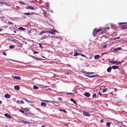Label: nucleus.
Wrapping results in <instances>:
<instances>
[{
	"instance_id": "obj_21",
	"label": "nucleus",
	"mask_w": 127,
	"mask_h": 127,
	"mask_svg": "<svg viewBox=\"0 0 127 127\" xmlns=\"http://www.w3.org/2000/svg\"><path fill=\"white\" fill-rule=\"evenodd\" d=\"M33 88L34 89H38V87L35 85H34L33 86Z\"/></svg>"
},
{
	"instance_id": "obj_8",
	"label": "nucleus",
	"mask_w": 127,
	"mask_h": 127,
	"mask_svg": "<svg viewBox=\"0 0 127 127\" xmlns=\"http://www.w3.org/2000/svg\"><path fill=\"white\" fill-rule=\"evenodd\" d=\"M4 96L6 98H9L11 97L10 95H8V94H5Z\"/></svg>"
},
{
	"instance_id": "obj_6",
	"label": "nucleus",
	"mask_w": 127,
	"mask_h": 127,
	"mask_svg": "<svg viewBox=\"0 0 127 127\" xmlns=\"http://www.w3.org/2000/svg\"><path fill=\"white\" fill-rule=\"evenodd\" d=\"M84 95L86 96L89 97L90 96V94L88 92H86L84 94Z\"/></svg>"
},
{
	"instance_id": "obj_16",
	"label": "nucleus",
	"mask_w": 127,
	"mask_h": 127,
	"mask_svg": "<svg viewBox=\"0 0 127 127\" xmlns=\"http://www.w3.org/2000/svg\"><path fill=\"white\" fill-rule=\"evenodd\" d=\"M113 69H118L119 68L118 66L116 65L113 66L112 67Z\"/></svg>"
},
{
	"instance_id": "obj_18",
	"label": "nucleus",
	"mask_w": 127,
	"mask_h": 127,
	"mask_svg": "<svg viewBox=\"0 0 127 127\" xmlns=\"http://www.w3.org/2000/svg\"><path fill=\"white\" fill-rule=\"evenodd\" d=\"M45 101L46 102H50V103H53V104L54 103H55V102L53 101H48V100H45Z\"/></svg>"
},
{
	"instance_id": "obj_50",
	"label": "nucleus",
	"mask_w": 127,
	"mask_h": 127,
	"mask_svg": "<svg viewBox=\"0 0 127 127\" xmlns=\"http://www.w3.org/2000/svg\"><path fill=\"white\" fill-rule=\"evenodd\" d=\"M38 53V52H36L35 51H34V52L33 53V54H37Z\"/></svg>"
},
{
	"instance_id": "obj_12",
	"label": "nucleus",
	"mask_w": 127,
	"mask_h": 127,
	"mask_svg": "<svg viewBox=\"0 0 127 127\" xmlns=\"http://www.w3.org/2000/svg\"><path fill=\"white\" fill-rule=\"evenodd\" d=\"M13 78L17 80H20V77L19 76H15L13 77Z\"/></svg>"
},
{
	"instance_id": "obj_11",
	"label": "nucleus",
	"mask_w": 127,
	"mask_h": 127,
	"mask_svg": "<svg viewBox=\"0 0 127 127\" xmlns=\"http://www.w3.org/2000/svg\"><path fill=\"white\" fill-rule=\"evenodd\" d=\"M19 87L18 85L15 86L14 88L17 90H18L19 89Z\"/></svg>"
},
{
	"instance_id": "obj_62",
	"label": "nucleus",
	"mask_w": 127,
	"mask_h": 127,
	"mask_svg": "<svg viewBox=\"0 0 127 127\" xmlns=\"http://www.w3.org/2000/svg\"><path fill=\"white\" fill-rule=\"evenodd\" d=\"M13 32L15 33H16V32L15 30Z\"/></svg>"
},
{
	"instance_id": "obj_30",
	"label": "nucleus",
	"mask_w": 127,
	"mask_h": 127,
	"mask_svg": "<svg viewBox=\"0 0 127 127\" xmlns=\"http://www.w3.org/2000/svg\"><path fill=\"white\" fill-rule=\"evenodd\" d=\"M126 22H120L119 23V24L120 25H122L124 24H126Z\"/></svg>"
},
{
	"instance_id": "obj_34",
	"label": "nucleus",
	"mask_w": 127,
	"mask_h": 127,
	"mask_svg": "<svg viewBox=\"0 0 127 127\" xmlns=\"http://www.w3.org/2000/svg\"><path fill=\"white\" fill-rule=\"evenodd\" d=\"M109 62L112 64H114V61L113 62L112 61H109Z\"/></svg>"
},
{
	"instance_id": "obj_55",
	"label": "nucleus",
	"mask_w": 127,
	"mask_h": 127,
	"mask_svg": "<svg viewBox=\"0 0 127 127\" xmlns=\"http://www.w3.org/2000/svg\"><path fill=\"white\" fill-rule=\"evenodd\" d=\"M98 94H99V95H102L100 93V92H98Z\"/></svg>"
},
{
	"instance_id": "obj_52",
	"label": "nucleus",
	"mask_w": 127,
	"mask_h": 127,
	"mask_svg": "<svg viewBox=\"0 0 127 127\" xmlns=\"http://www.w3.org/2000/svg\"><path fill=\"white\" fill-rule=\"evenodd\" d=\"M72 94L73 93H67V94L72 95Z\"/></svg>"
},
{
	"instance_id": "obj_22",
	"label": "nucleus",
	"mask_w": 127,
	"mask_h": 127,
	"mask_svg": "<svg viewBox=\"0 0 127 127\" xmlns=\"http://www.w3.org/2000/svg\"><path fill=\"white\" fill-rule=\"evenodd\" d=\"M45 33V31H42L40 32L39 33V35H41L43 33Z\"/></svg>"
},
{
	"instance_id": "obj_32",
	"label": "nucleus",
	"mask_w": 127,
	"mask_h": 127,
	"mask_svg": "<svg viewBox=\"0 0 127 127\" xmlns=\"http://www.w3.org/2000/svg\"><path fill=\"white\" fill-rule=\"evenodd\" d=\"M30 13H25L24 14L26 15H29L30 14Z\"/></svg>"
},
{
	"instance_id": "obj_59",
	"label": "nucleus",
	"mask_w": 127,
	"mask_h": 127,
	"mask_svg": "<svg viewBox=\"0 0 127 127\" xmlns=\"http://www.w3.org/2000/svg\"><path fill=\"white\" fill-rule=\"evenodd\" d=\"M114 90H115L114 92H116V88H114Z\"/></svg>"
},
{
	"instance_id": "obj_57",
	"label": "nucleus",
	"mask_w": 127,
	"mask_h": 127,
	"mask_svg": "<svg viewBox=\"0 0 127 127\" xmlns=\"http://www.w3.org/2000/svg\"><path fill=\"white\" fill-rule=\"evenodd\" d=\"M20 103H24V102L22 100L20 102Z\"/></svg>"
},
{
	"instance_id": "obj_17",
	"label": "nucleus",
	"mask_w": 127,
	"mask_h": 127,
	"mask_svg": "<svg viewBox=\"0 0 127 127\" xmlns=\"http://www.w3.org/2000/svg\"><path fill=\"white\" fill-rule=\"evenodd\" d=\"M100 57V56L99 55H96L95 56L94 58L95 59H98Z\"/></svg>"
},
{
	"instance_id": "obj_35",
	"label": "nucleus",
	"mask_w": 127,
	"mask_h": 127,
	"mask_svg": "<svg viewBox=\"0 0 127 127\" xmlns=\"http://www.w3.org/2000/svg\"><path fill=\"white\" fill-rule=\"evenodd\" d=\"M51 31H50V30L48 31H45V33H51Z\"/></svg>"
},
{
	"instance_id": "obj_28",
	"label": "nucleus",
	"mask_w": 127,
	"mask_h": 127,
	"mask_svg": "<svg viewBox=\"0 0 127 127\" xmlns=\"http://www.w3.org/2000/svg\"><path fill=\"white\" fill-rule=\"evenodd\" d=\"M101 30H102L101 29H98L97 30L95 29V31L96 32H99L101 31Z\"/></svg>"
},
{
	"instance_id": "obj_51",
	"label": "nucleus",
	"mask_w": 127,
	"mask_h": 127,
	"mask_svg": "<svg viewBox=\"0 0 127 127\" xmlns=\"http://www.w3.org/2000/svg\"><path fill=\"white\" fill-rule=\"evenodd\" d=\"M64 124L67 127L68 126V125L67 124Z\"/></svg>"
},
{
	"instance_id": "obj_27",
	"label": "nucleus",
	"mask_w": 127,
	"mask_h": 127,
	"mask_svg": "<svg viewBox=\"0 0 127 127\" xmlns=\"http://www.w3.org/2000/svg\"><path fill=\"white\" fill-rule=\"evenodd\" d=\"M94 73L93 72H88V73H87V74L88 75H91L93 74Z\"/></svg>"
},
{
	"instance_id": "obj_40",
	"label": "nucleus",
	"mask_w": 127,
	"mask_h": 127,
	"mask_svg": "<svg viewBox=\"0 0 127 127\" xmlns=\"http://www.w3.org/2000/svg\"><path fill=\"white\" fill-rule=\"evenodd\" d=\"M99 76V75H93V77H98V76Z\"/></svg>"
},
{
	"instance_id": "obj_48",
	"label": "nucleus",
	"mask_w": 127,
	"mask_h": 127,
	"mask_svg": "<svg viewBox=\"0 0 127 127\" xmlns=\"http://www.w3.org/2000/svg\"><path fill=\"white\" fill-rule=\"evenodd\" d=\"M2 2V3H0V4H4L5 5H6V3L3 2Z\"/></svg>"
},
{
	"instance_id": "obj_1",
	"label": "nucleus",
	"mask_w": 127,
	"mask_h": 127,
	"mask_svg": "<svg viewBox=\"0 0 127 127\" xmlns=\"http://www.w3.org/2000/svg\"><path fill=\"white\" fill-rule=\"evenodd\" d=\"M97 33V32L95 31V29H94L93 32V35L95 37Z\"/></svg>"
},
{
	"instance_id": "obj_13",
	"label": "nucleus",
	"mask_w": 127,
	"mask_h": 127,
	"mask_svg": "<svg viewBox=\"0 0 127 127\" xmlns=\"http://www.w3.org/2000/svg\"><path fill=\"white\" fill-rule=\"evenodd\" d=\"M41 105L42 106H45L46 105V103L45 102H42L41 103Z\"/></svg>"
},
{
	"instance_id": "obj_25",
	"label": "nucleus",
	"mask_w": 127,
	"mask_h": 127,
	"mask_svg": "<svg viewBox=\"0 0 127 127\" xmlns=\"http://www.w3.org/2000/svg\"><path fill=\"white\" fill-rule=\"evenodd\" d=\"M9 47L10 49H12L15 47V46L14 45H11L9 46Z\"/></svg>"
},
{
	"instance_id": "obj_49",
	"label": "nucleus",
	"mask_w": 127,
	"mask_h": 127,
	"mask_svg": "<svg viewBox=\"0 0 127 127\" xmlns=\"http://www.w3.org/2000/svg\"><path fill=\"white\" fill-rule=\"evenodd\" d=\"M3 54L4 55H5V56H6V53L5 52H4L3 53Z\"/></svg>"
},
{
	"instance_id": "obj_63",
	"label": "nucleus",
	"mask_w": 127,
	"mask_h": 127,
	"mask_svg": "<svg viewBox=\"0 0 127 127\" xmlns=\"http://www.w3.org/2000/svg\"><path fill=\"white\" fill-rule=\"evenodd\" d=\"M74 52L75 53H77L76 52H77V50H75L74 51Z\"/></svg>"
},
{
	"instance_id": "obj_38",
	"label": "nucleus",
	"mask_w": 127,
	"mask_h": 127,
	"mask_svg": "<svg viewBox=\"0 0 127 127\" xmlns=\"http://www.w3.org/2000/svg\"><path fill=\"white\" fill-rule=\"evenodd\" d=\"M87 76L89 78H93V75L89 76L87 75Z\"/></svg>"
},
{
	"instance_id": "obj_24",
	"label": "nucleus",
	"mask_w": 127,
	"mask_h": 127,
	"mask_svg": "<svg viewBox=\"0 0 127 127\" xmlns=\"http://www.w3.org/2000/svg\"><path fill=\"white\" fill-rule=\"evenodd\" d=\"M110 123L109 122L107 123L106 124V126L108 127H110Z\"/></svg>"
},
{
	"instance_id": "obj_56",
	"label": "nucleus",
	"mask_w": 127,
	"mask_h": 127,
	"mask_svg": "<svg viewBox=\"0 0 127 127\" xmlns=\"http://www.w3.org/2000/svg\"><path fill=\"white\" fill-rule=\"evenodd\" d=\"M84 73L85 74H87V73H88V72H86V71H84Z\"/></svg>"
},
{
	"instance_id": "obj_37",
	"label": "nucleus",
	"mask_w": 127,
	"mask_h": 127,
	"mask_svg": "<svg viewBox=\"0 0 127 127\" xmlns=\"http://www.w3.org/2000/svg\"><path fill=\"white\" fill-rule=\"evenodd\" d=\"M19 111L21 112L23 114H24V111L23 110H20Z\"/></svg>"
},
{
	"instance_id": "obj_14",
	"label": "nucleus",
	"mask_w": 127,
	"mask_h": 127,
	"mask_svg": "<svg viewBox=\"0 0 127 127\" xmlns=\"http://www.w3.org/2000/svg\"><path fill=\"white\" fill-rule=\"evenodd\" d=\"M27 9H30L32 10H33L34 9L33 7L31 6H29L26 8Z\"/></svg>"
},
{
	"instance_id": "obj_64",
	"label": "nucleus",
	"mask_w": 127,
	"mask_h": 127,
	"mask_svg": "<svg viewBox=\"0 0 127 127\" xmlns=\"http://www.w3.org/2000/svg\"><path fill=\"white\" fill-rule=\"evenodd\" d=\"M41 127H45V126H44L43 125Z\"/></svg>"
},
{
	"instance_id": "obj_53",
	"label": "nucleus",
	"mask_w": 127,
	"mask_h": 127,
	"mask_svg": "<svg viewBox=\"0 0 127 127\" xmlns=\"http://www.w3.org/2000/svg\"><path fill=\"white\" fill-rule=\"evenodd\" d=\"M64 112V113H66V111L65 110H63V111Z\"/></svg>"
},
{
	"instance_id": "obj_4",
	"label": "nucleus",
	"mask_w": 127,
	"mask_h": 127,
	"mask_svg": "<svg viewBox=\"0 0 127 127\" xmlns=\"http://www.w3.org/2000/svg\"><path fill=\"white\" fill-rule=\"evenodd\" d=\"M83 114L84 115L86 116H89L90 115V114H89L88 113L86 112L85 111H84L83 112Z\"/></svg>"
},
{
	"instance_id": "obj_29",
	"label": "nucleus",
	"mask_w": 127,
	"mask_h": 127,
	"mask_svg": "<svg viewBox=\"0 0 127 127\" xmlns=\"http://www.w3.org/2000/svg\"><path fill=\"white\" fill-rule=\"evenodd\" d=\"M125 26L126 25H122L121 27V28H122V30H125L124 28Z\"/></svg>"
},
{
	"instance_id": "obj_3",
	"label": "nucleus",
	"mask_w": 127,
	"mask_h": 127,
	"mask_svg": "<svg viewBox=\"0 0 127 127\" xmlns=\"http://www.w3.org/2000/svg\"><path fill=\"white\" fill-rule=\"evenodd\" d=\"M122 48L121 47H118L117 48H114L113 51L115 52H117L120 50Z\"/></svg>"
},
{
	"instance_id": "obj_61",
	"label": "nucleus",
	"mask_w": 127,
	"mask_h": 127,
	"mask_svg": "<svg viewBox=\"0 0 127 127\" xmlns=\"http://www.w3.org/2000/svg\"><path fill=\"white\" fill-rule=\"evenodd\" d=\"M21 3L24 4H25V3H24L22 2H21Z\"/></svg>"
},
{
	"instance_id": "obj_15",
	"label": "nucleus",
	"mask_w": 127,
	"mask_h": 127,
	"mask_svg": "<svg viewBox=\"0 0 127 127\" xmlns=\"http://www.w3.org/2000/svg\"><path fill=\"white\" fill-rule=\"evenodd\" d=\"M57 31L56 30H53L51 31V33L52 34H54L55 33V32H57Z\"/></svg>"
},
{
	"instance_id": "obj_39",
	"label": "nucleus",
	"mask_w": 127,
	"mask_h": 127,
	"mask_svg": "<svg viewBox=\"0 0 127 127\" xmlns=\"http://www.w3.org/2000/svg\"><path fill=\"white\" fill-rule=\"evenodd\" d=\"M96 94H94L93 95L92 97H95V98H96Z\"/></svg>"
},
{
	"instance_id": "obj_60",
	"label": "nucleus",
	"mask_w": 127,
	"mask_h": 127,
	"mask_svg": "<svg viewBox=\"0 0 127 127\" xmlns=\"http://www.w3.org/2000/svg\"><path fill=\"white\" fill-rule=\"evenodd\" d=\"M39 46L40 47H42V46L41 44H39Z\"/></svg>"
},
{
	"instance_id": "obj_42",
	"label": "nucleus",
	"mask_w": 127,
	"mask_h": 127,
	"mask_svg": "<svg viewBox=\"0 0 127 127\" xmlns=\"http://www.w3.org/2000/svg\"><path fill=\"white\" fill-rule=\"evenodd\" d=\"M16 102L18 104H20V101L19 100H18Z\"/></svg>"
},
{
	"instance_id": "obj_45",
	"label": "nucleus",
	"mask_w": 127,
	"mask_h": 127,
	"mask_svg": "<svg viewBox=\"0 0 127 127\" xmlns=\"http://www.w3.org/2000/svg\"><path fill=\"white\" fill-rule=\"evenodd\" d=\"M28 123V122H27L25 121H22V123Z\"/></svg>"
},
{
	"instance_id": "obj_36",
	"label": "nucleus",
	"mask_w": 127,
	"mask_h": 127,
	"mask_svg": "<svg viewBox=\"0 0 127 127\" xmlns=\"http://www.w3.org/2000/svg\"><path fill=\"white\" fill-rule=\"evenodd\" d=\"M80 55L82 56L83 57H86V56L85 55H83V54H80Z\"/></svg>"
},
{
	"instance_id": "obj_47",
	"label": "nucleus",
	"mask_w": 127,
	"mask_h": 127,
	"mask_svg": "<svg viewBox=\"0 0 127 127\" xmlns=\"http://www.w3.org/2000/svg\"><path fill=\"white\" fill-rule=\"evenodd\" d=\"M8 23L9 24L11 25H13V23H12L11 22L9 21H8Z\"/></svg>"
},
{
	"instance_id": "obj_43",
	"label": "nucleus",
	"mask_w": 127,
	"mask_h": 127,
	"mask_svg": "<svg viewBox=\"0 0 127 127\" xmlns=\"http://www.w3.org/2000/svg\"><path fill=\"white\" fill-rule=\"evenodd\" d=\"M120 37H118L116 38H114L113 39L114 40H116V39H120Z\"/></svg>"
},
{
	"instance_id": "obj_46",
	"label": "nucleus",
	"mask_w": 127,
	"mask_h": 127,
	"mask_svg": "<svg viewBox=\"0 0 127 127\" xmlns=\"http://www.w3.org/2000/svg\"><path fill=\"white\" fill-rule=\"evenodd\" d=\"M58 100H62V98L61 97H59L58 98Z\"/></svg>"
},
{
	"instance_id": "obj_23",
	"label": "nucleus",
	"mask_w": 127,
	"mask_h": 127,
	"mask_svg": "<svg viewBox=\"0 0 127 127\" xmlns=\"http://www.w3.org/2000/svg\"><path fill=\"white\" fill-rule=\"evenodd\" d=\"M108 89V88H106L105 89H103L102 90V92H106L107 90Z\"/></svg>"
},
{
	"instance_id": "obj_54",
	"label": "nucleus",
	"mask_w": 127,
	"mask_h": 127,
	"mask_svg": "<svg viewBox=\"0 0 127 127\" xmlns=\"http://www.w3.org/2000/svg\"><path fill=\"white\" fill-rule=\"evenodd\" d=\"M103 120H100V122L101 123H102L103 122Z\"/></svg>"
},
{
	"instance_id": "obj_9",
	"label": "nucleus",
	"mask_w": 127,
	"mask_h": 127,
	"mask_svg": "<svg viewBox=\"0 0 127 127\" xmlns=\"http://www.w3.org/2000/svg\"><path fill=\"white\" fill-rule=\"evenodd\" d=\"M70 100L73 102V103L75 104L76 105H77V103L76 101L75 100L73 99V98H71L70 99Z\"/></svg>"
},
{
	"instance_id": "obj_20",
	"label": "nucleus",
	"mask_w": 127,
	"mask_h": 127,
	"mask_svg": "<svg viewBox=\"0 0 127 127\" xmlns=\"http://www.w3.org/2000/svg\"><path fill=\"white\" fill-rule=\"evenodd\" d=\"M80 54L78 53H75L74 54V56H77L80 55Z\"/></svg>"
},
{
	"instance_id": "obj_33",
	"label": "nucleus",
	"mask_w": 127,
	"mask_h": 127,
	"mask_svg": "<svg viewBox=\"0 0 127 127\" xmlns=\"http://www.w3.org/2000/svg\"><path fill=\"white\" fill-rule=\"evenodd\" d=\"M24 99L26 101H27L28 102H30V101L29 100H28L26 98H25V99Z\"/></svg>"
},
{
	"instance_id": "obj_58",
	"label": "nucleus",
	"mask_w": 127,
	"mask_h": 127,
	"mask_svg": "<svg viewBox=\"0 0 127 127\" xmlns=\"http://www.w3.org/2000/svg\"><path fill=\"white\" fill-rule=\"evenodd\" d=\"M124 30L127 29V26L126 27H125L124 28Z\"/></svg>"
},
{
	"instance_id": "obj_7",
	"label": "nucleus",
	"mask_w": 127,
	"mask_h": 127,
	"mask_svg": "<svg viewBox=\"0 0 127 127\" xmlns=\"http://www.w3.org/2000/svg\"><path fill=\"white\" fill-rule=\"evenodd\" d=\"M112 69V67H111L110 66L107 69V70L108 72H109L111 71Z\"/></svg>"
},
{
	"instance_id": "obj_10",
	"label": "nucleus",
	"mask_w": 127,
	"mask_h": 127,
	"mask_svg": "<svg viewBox=\"0 0 127 127\" xmlns=\"http://www.w3.org/2000/svg\"><path fill=\"white\" fill-rule=\"evenodd\" d=\"M12 41L14 42L15 43L18 44V42L19 41L15 39L14 38H12Z\"/></svg>"
},
{
	"instance_id": "obj_5",
	"label": "nucleus",
	"mask_w": 127,
	"mask_h": 127,
	"mask_svg": "<svg viewBox=\"0 0 127 127\" xmlns=\"http://www.w3.org/2000/svg\"><path fill=\"white\" fill-rule=\"evenodd\" d=\"M4 116L6 117L7 118H11V116L9 115L7 113H5L4 114Z\"/></svg>"
},
{
	"instance_id": "obj_2",
	"label": "nucleus",
	"mask_w": 127,
	"mask_h": 127,
	"mask_svg": "<svg viewBox=\"0 0 127 127\" xmlns=\"http://www.w3.org/2000/svg\"><path fill=\"white\" fill-rule=\"evenodd\" d=\"M123 62H120L118 61H114V64L116 65L120 64Z\"/></svg>"
},
{
	"instance_id": "obj_26",
	"label": "nucleus",
	"mask_w": 127,
	"mask_h": 127,
	"mask_svg": "<svg viewBox=\"0 0 127 127\" xmlns=\"http://www.w3.org/2000/svg\"><path fill=\"white\" fill-rule=\"evenodd\" d=\"M33 58L35 59V60H41V59H39V58H37L36 57H34V56H33Z\"/></svg>"
},
{
	"instance_id": "obj_19",
	"label": "nucleus",
	"mask_w": 127,
	"mask_h": 127,
	"mask_svg": "<svg viewBox=\"0 0 127 127\" xmlns=\"http://www.w3.org/2000/svg\"><path fill=\"white\" fill-rule=\"evenodd\" d=\"M18 29L22 30L23 31H24V30H25V29L22 28V27L19 28H18Z\"/></svg>"
},
{
	"instance_id": "obj_44",
	"label": "nucleus",
	"mask_w": 127,
	"mask_h": 127,
	"mask_svg": "<svg viewBox=\"0 0 127 127\" xmlns=\"http://www.w3.org/2000/svg\"><path fill=\"white\" fill-rule=\"evenodd\" d=\"M53 76L54 77H58L59 75H57L56 74H55Z\"/></svg>"
},
{
	"instance_id": "obj_41",
	"label": "nucleus",
	"mask_w": 127,
	"mask_h": 127,
	"mask_svg": "<svg viewBox=\"0 0 127 127\" xmlns=\"http://www.w3.org/2000/svg\"><path fill=\"white\" fill-rule=\"evenodd\" d=\"M55 105L57 106H58V105L59 104L57 102H55L54 103Z\"/></svg>"
},
{
	"instance_id": "obj_31",
	"label": "nucleus",
	"mask_w": 127,
	"mask_h": 127,
	"mask_svg": "<svg viewBox=\"0 0 127 127\" xmlns=\"http://www.w3.org/2000/svg\"><path fill=\"white\" fill-rule=\"evenodd\" d=\"M107 44H105L104 45L102 46V47L103 48H106V46H107Z\"/></svg>"
}]
</instances>
